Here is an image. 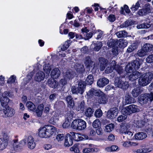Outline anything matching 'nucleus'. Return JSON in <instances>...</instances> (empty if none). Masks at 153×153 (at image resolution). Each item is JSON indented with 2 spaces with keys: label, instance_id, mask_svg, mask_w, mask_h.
Returning <instances> with one entry per match:
<instances>
[{
  "label": "nucleus",
  "instance_id": "obj_52",
  "mask_svg": "<svg viewBox=\"0 0 153 153\" xmlns=\"http://www.w3.org/2000/svg\"><path fill=\"white\" fill-rule=\"evenodd\" d=\"M132 23V22L131 20H128L126 21L122 24L120 26L121 27H127L129 25H131Z\"/></svg>",
  "mask_w": 153,
  "mask_h": 153
},
{
  "label": "nucleus",
  "instance_id": "obj_50",
  "mask_svg": "<svg viewBox=\"0 0 153 153\" xmlns=\"http://www.w3.org/2000/svg\"><path fill=\"white\" fill-rule=\"evenodd\" d=\"M114 127L113 124H110L106 125L105 127V131L107 132H110L112 131Z\"/></svg>",
  "mask_w": 153,
  "mask_h": 153
},
{
  "label": "nucleus",
  "instance_id": "obj_2",
  "mask_svg": "<svg viewBox=\"0 0 153 153\" xmlns=\"http://www.w3.org/2000/svg\"><path fill=\"white\" fill-rule=\"evenodd\" d=\"M140 63L139 59H136L131 63H128L126 66L125 71L127 73H131L134 70L140 68Z\"/></svg>",
  "mask_w": 153,
  "mask_h": 153
},
{
  "label": "nucleus",
  "instance_id": "obj_26",
  "mask_svg": "<svg viewBox=\"0 0 153 153\" xmlns=\"http://www.w3.org/2000/svg\"><path fill=\"white\" fill-rule=\"evenodd\" d=\"M66 101L68 103V106L70 108H73L74 105V103L72 97L69 95L66 97Z\"/></svg>",
  "mask_w": 153,
  "mask_h": 153
},
{
  "label": "nucleus",
  "instance_id": "obj_22",
  "mask_svg": "<svg viewBox=\"0 0 153 153\" xmlns=\"http://www.w3.org/2000/svg\"><path fill=\"white\" fill-rule=\"evenodd\" d=\"M108 102V98L107 96L104 93L100 95L98 98V102L100 104H104Z\"/></svg>",
  "mask_w": 153,
  "mask_h": 153
},
{
  "label": "nucleus",
  "instance_id": "obj_12",
  "mask_svg": "<svg viewBox=\"0 0 153 153\" xmlns=\"http://www.w3.org/2000/svg\"><path fill=\"white\" fill-rule=\"evenodd\" d=\"M84 64L87 67L90 68H94L95 66L94 62L91 61V58L89 56H87L85 58Z\"/></svg>",
  "mask_w": 153,
  "mask_h": 153
},
{
  "label": "nucleus",
  "instance_id": "obj_1",
  "mask_svg": "<svg viewBox=\"0 0 153 153\" xmlns=\"http://www.w3.org/2000/svg\"><path fill=\"white\" fill-rule=\"evenodd\" d=\"M138 83L139 85L144 86L149 84L153 78V73L149 72L144 74L139 77Z\"/></svg>",
  "mask_w": 153,
  "mask_h": 153
},
{
  "label": "nucleus",
  "instance_id": "obj_53",
  "mask_svg": "<svg viewBox=\"0 0 153 153\" xmlns=\"http://www.w3.org/2000/svg\"><path fill=\"white\" fill-rule=\"evenodd\" d=\"M118 149V147L115 145L112 146L111 147H108L105 148V149L107 151H116Z\"/></svg>",
  "mask_w": 153,
  "mask_h": 153
},
{
  "label": "nucleus",
  "instance_id": "obj_18",
  "mask_svg": "<svg viewBox=\"0 0 153 153\" xmlns=\"http://www.w3.org/2000/svg\"><path fill=\"white\" fill-rule=\"evenodd\" d=\"M60 74V72L59 69L57 68H56L51 71V75L52 78L56 79L59 76Z\"/></svg>",
  "mask_w": 153,
  "mask_h": 153
},
{
  "label": "nucleus",
  "instance_id": "obj_42",
  "mask_svg": "<svg viewBox=\"0 0 153 153\" xmlns=\"http://www.w3.org/2000/svg\"><path fill=\"white\" fill-rule=\"evenodd\" d=\"M116 34L119 38L124 37L126 36L127 33L125 30H123L116 33Z\"/></svg>",
  "mask_w": 153,
  "mask_h": 153
},
{
  "label": "nucleus",
  "instance_id": "obj_35",
  "mask_svg": "<svg viewBox=\"0 0 153 153\" xmlns=\"http://www.w3.org/2000/svg\"><path fill=\"white\" fill-rule=\"evenodd\" d=\"M59 117L57 114L53 115L49 120V122L52 124L57 122L59 120Z\"/></svg>",
  "mask_w": 153,
  "mask_h": 153
},
{
  "label": "nucleus",
  "instance_id": "obj_27",
  "mask_svg": "<svg viewBox=\"0 0 153 153\" xmlns=\"http://www.w3.org/2000/svg\"><path fill=\"white\" fill-rule=\"evenodd\" d=\"M135 138L137 140H143L147 137V135L146 133L143 132H140L135 135Z\"/></svg>",
  "mask_w": 153,
  "mask_h": 153
},
{
  "label": "nucleus",
  "instance_id": "obj_63",
  "mask_svg": "<svg viewBox=\"0 0 153 153\" xmlns=\"http://www.w3.org/2000/svg\"><path fill=\"white\" fill-rule=\"evenodd\" d=\"M140 6V4L138 1H137L135 5H133L131 8L132 11H135L137 10Z\"/></svg>",
  "mask_w": 153,
  "mask_h": 153
},
{
  "label": "nucleus",
  "instance_id": "obj_57",
  "mask_svg": "<svg viewBox=\"0 0 153 153\" xmlns=\"http://www.w3.org/2000/svg\"><path fill=\"white\" fill-rule=\"evenodd\" d=\"M71 134L72 135H74L76 138L77 137H78L77 139L76 140H83V138H82V134L78 133H75L74 132H71Z\"/></svg>",
  "mask_w": 153,
  "mask_h": 153
},
{
  "label": "nucleus",
  "instance_id": "obj_60",
  "mask_svg": "<svg viewBox=\"0 0 153 153\" xmlns=\"http://www.w3.org/2000/svg\"><path fill=\"white\" fill-rule=\"evenodd\" d=\"M94 33H93L90 32L89 33H85V34L84 35V39L85 40H88L90 39Z\"/></svg>",
  "mask_w": 153,
  "mask_h": 153
},
{
  "label": "nucleus",
  "instance_id": "obj_39",
  "mask_svg": "<svg viewBox=\"0 0 153 153\" xmlns=\"http://www.w3.org/2000/svg\"><path fill=\"white\" fill-rule=\"evenodd\" d=\"M114 69L115 71L120 76L123 72V70L122 66L117 65L114 67Z\"/></svg>",
  "mask_w": 153,
  "mask_h": 153
},
{
  "label": "nucleus",
  "instance_id": "obj_51",
  "mask_svg": "<svg viewBox=\"0 0 153 153\" xmlns=\"http://www.w3.org/2000/svg\"><path fill=\"white\" fill-rule=\"evenodd\" d=\"M25 140V143L26 142L27 143H33L35 142L34 138L31 136H28L26 137L24 139Z\"/></svg>",
  "mask_w": 153,
  "mask_h": 153
},
{
  "label": "nucleus",
  "instance_id": "obj_9",
  "mask_svg": "<svg viewBox=\"0 0 153 153\" xmlns=\"http://www.w3.org/2000/svg\"><path fill=\"white\" fill-rule=\"evenodd\" d=\"M46 131V137H50L55 131L56 128L51 125H49L45 126Z\"/></svg>",
  "mask_w": 153,
  "mask_h": 153
},
{
  "label": "nucleus",
  "instance_id": "obj_44",
  "mask_svg": "<svg viewBox=\"0 0 153 153\" xmlns=\"http://www.w3.org/2000/svg\"><path fill=\"white\" fill-rule=\"evenodd\" d=\"M51 69V66L49 64H45L44 66L43 69L44 71L46 74H50Z\"/></svg>",
  "mask_w": 153,
  "mask_h": 153
},
{
  "label": "nucleus",
  "instance_id": "obj_13",
  "mask_svg": "<svg viewBox=\"0 0 153 153\" xmlns=\"http://www.w3.org/2000/svg\"><path fill=\"white\" fill-rule=\"evenodd\" d=\"M45 77V75L44 72L40 71L36 74L34 78L35 81L39 82L43 80Z\"/></svg>",
  "mask_w": 153,
  "mask_h": 153
},
{
  "label": "nucleus",
  "instance_id": "obj_32",
  "mask_svg": "<svg viewBox=\"0 0 153 153\" xmlns=\"http://www.w3.org/2000/svg\"><path fill=\"white\" fill-rule=\"evenodd\" d=\"M94 81V78L93 75L89 74L86 77L85 82L87 84L91 85L93 83Z\"/></svg>",
  "mask_w": 153,
  "mask_h": 153
},
{
  "label": "nucleus",
  "instance_id": "obj_34",
  "mask_svg": "<svg viewBox=\"0 0 153 153\" xmlns=\"http://www.w3.org/2000/svg\"><path fill=\"white\" fill-rule=\"evenodd\" d=\"M151 150L152 149L150 148H141L140 149H137L136 151L135 150L133 152H136L137 153H146L151 152Z\"/></svg>",
  "mask_w": 153,
  "mask_h": 153
},
{
  "label": "nucleus",
  "instance_id": "obj_25",
  "mask_svg": "<svg viewBox=\"0 0 153 153\" xmlns=\"http://www.w3.org/2000/svg\"><path fill=\"white\" fill-rule=\"evenodd\" d=\"M44 108L43 104H41L39 105L37 107L36 110V116L38 117H40L42 114Z\"/></svg>",
  "mask_w": 153,
  "mask_h": 153
},
{
  "label": "nucleus",
  "instance_id": "obj_41",
  "mask_svg": "<svg viewBox=\"0 0 153 153\" xmlns=\"http://www.w3.org/2000/svg\"><path fill=\"white\" fill-rule=\"evenodd\" d=\"M94 111V110L90 108H88L85 112V115L88 117H91L93 114Z\"/></svg>",
  "mask_w": 153,
  "mask_h": 153
},
{
  "label": "nucleus",
  "instance_id": "obj_17",
  "mask_svg": "<svg viewBox=\"0 0 153 153\" xmlns=\"http://www.w3.org/2000/svg\"><path fill=\"white\" fill-rule=\"evenodd\" d=\"M64 76L65 78L66 79H71L74 77L75 76V73L71 70H69L64 73Z\"/></svg>",
  "mask_w": 153,
  "mask_h": 153
},
{
  "label": "nucleus",
  "instance_id": "obj_23",
  "mask_svg": "<svg viewBox=\"0 0 153 153\" xmlns=\"http://www.w3.org/2000/svg\"><path fill=\"white\" fill-rule=\"evenodd\" d=\"M93 50L96 51H98L101 48L102 46V42H101L97 41L96 43H94L92 45Z\"/></svg>",
  "mask_w": 153,
  "mask_h": 153
},
{
  "label": "nucleus",
  "instance_id": "obj_46",
  "mask_svg": "<svg viewBox=\"0 0 153 153\" xmlns=\"http://www.w3.org/2000/svg\"><path fill=\"white\" fill-rule=\"evenodd\" d=\"M144 122L142 120H137L135 121V124L136 127L140 128L143 127L144 124Z\"/></svg>",
  "mask_w": 153,
  "mask_h": 153
},
{
  "label": "nucleus",
  "instance_id": "obj_11",
  "mask_svg": "<svg viewBox=\"0 0 153 153\" xmlns=\"http://www.w3.org/2000/svg\"><path fill=\"white\" fill-rule=\"evenodd\" d=\"M102 92L100 90L95 89L93 88H92L88 92L87 95L89 96V97H91L93 95H95L96 96H98L99 97L101 94H103Z\"/></svg>",
  "mask_w": 153,
  "mask_h": 153
},
{
  "label": "nucleus",
  "instance_id": "obj_20",
  "mask_svg": "<svg viewBox=\"0 0 153 153\" xmlns=\"http://www.w3.org/2000/svg\"><path fill=\"white\" fill-rule=\"evenodd\" d=\"M87 83L85 82L80 81L78 83V87L79 90L80 94H82L84 91V89L86 86Z\"/></svg>",
  "mask_w": 153,
  "mask_h": 153
},
{
  "label": "nucleus",
  "instance_id": "obj_6",
  "mask_svg": "<svg viewBox=\"0 0 153 153\" xmlns=\"http://www.w3.org/2000/svg\"><path fill=\"white\" fill-rule=\"evenodd\" d=\"M9 137L6 134H4L2 138H0V150L5 149L8 145Z\"/></svg>",
  "mask_w": 153,
  "mask_h": 153
},
{
  "label": "nucleus",
  "instance_id": "obj_64",
  "mask_svg": "<svg viewBox=\"0 0 153 153\" xmlns=\"http://www.w3.org/2000/svg\"><path fill=\"white\" fill-rule=\"evenodd\" d=\"M146 62L151 63L153 62V54L149 55L146 59Z\"/></svg>",
  "mask_w": 153,
  "mask_h": 153
},
{
  "label": "nucleus",
  "instance_id": "obj_49",
  "mask_svg": "<svg viewBox=\"0 0 153 153\" xmlns=\"http://www.w3.org/2000/svg\"><path fill=\"white\" fill-rule=\"evenodd\" d=\"M65 134H58L56 137V139L59 142H61L65 139Z\"/></svg>",
  "mask_w": 153,
  "mask_h": 153
},
{
  "label": "nucleus",
  "instance_id": "obj_16",
  "mask_svg": "<svg viewBox=\"0 0 153 153\" xmlns=\"http://www.w3.org/2000/svg\"><path fill=\"white\" fill-rule=\"evenodd\" d=\"M144 89L141 87H139L133 89L131 92L132 96L134 97H137L143 91Z\"/></svg>",
  "mask_w": 153,
  "mask_h": 153
},
{
  "label": "nucleus",
  "instance_id": "obj_19",
  "mask_svg": "<svg viewBox=\"0 0 153 153\" xmlns=\"http://www.w3.org/2000/svg\"><path fill=\"white\" fill-rule=\"evenodd\" d=\"M125 100V103L126 104L134 103L135 101L134 99L131 97V95L128 92L126 93Z\"/></svg>",
  "mask_w": 153,
  "mask_h": 153
},
{
  "label": "nucleus",
  "instance_id": "obj_10",
  "mask_svg": "<svg viewBox=\"0 0 153 153\" xmlns=\"http://www.w3.org/2000/svg\"><path fill=\"white\" fill-rule=\"evenodd\" d=\"M72 135L69 134H66L64 142V146L65 147H69L72 145L73 140Z\"/></svg>",
  "mask_w": 153,
  "mask_h": 153
},
{
  "label": "nucleus",
  "instance_id": "obj_43",
  "mask_svg": "<svg viewBox=\"0 0 153 153\" xmlns=\"http://www.w3.org/2000/svg\"><path fill=\"white\" fill-rule=\"evenodd\" d=\"M119 45L120 47L124 48L128 44V42L126 40L123 39H120L119 41Z\"/></svg>",
  "mask_w": 153,
  "mask_h": 153
},
{
  "label": "nucleus",
  "instance_id": "obj_21",
  "mask_svg": "<svg viewBox=\"0 0 153 153\" xmlns=\"http://www.w3.org/2000/svg\"><path fill=\"white\" fill-rule=\"evenodd\" d=\"M25 144V141L24 139L20 141L19 143L13 144V147L15 149L18 150L22 148Z\"/></svg>",
  "mask_w": 153,
  "mask_h": 153
},
{
  "label": "nucleus",
  "instance_id": "obj_56",
  "mask_svg": "<svg viewBox=\"0 0 153 153\" xmlns=\"http://www.w3.org/2000/svg\"><path fill=\"white\" fill-rule=\"evenodd\" d=\"M85 108V102L83 101H82L79 105L77 109L83 111Z\"/></svg>",
  "mask_w": 153,
  "mask_h": 153
},
{
  "label": "nucleus",
  "instance_id": "obj_37",
  "mask_svg": "<svg viewBox=\"0 0 153 153\" xmlns=\"http://www.w3.org/2000/svg\"><path fill=\"white\" fill-rule=\"evenodd\" d=\"M115 79L114 84L116 87L120 88L122 85H120L121 84V80L120 79V77L116 75Z\"/></svg>",
  "mask_w": 153,
  "mask_h": 153
},
{
  "label": "nucleus",
  "instance_id": "obj_47",
  "mask_svg": "<svg viewBox=\"0 0 153 153\" xmlns=\"http://www.w3.org/2000/svg\"><path fill=\"white\" fill-rule=\"evenodd\" d=\"M129 130L128 129L126 125H122L120 126V132L123 134H125L127 131Z\"/></svg>",
  "mask_w": 153,
  "mask_h": 153
},
{
  "label": "nucleus",
  "instance_id": "obj_40",
  "mask_svg": "<svg viewBox=\"0 0 153 153\" xmlns=\"http://www.w3.org/2000/svg\"><path fill=\"white\" fill-rule=\"evenodd\" d=\"M151 26V25L148 23H143L138 24L137 27L138 29L148 28Z\"/></svg>",
  "mask_w": 153,
  "mask_h": 153
},
{
  "label": "nucleus",
  "instance_id": "obj_45",
  "mask_svg": "<svg viewBox=\"0 0 153 153\" xmlns=\"http://www.w3.org/2000/svg\"><path fill=\"white\" fill-rule=\"evenodd\" d=\"M101 122L99 119H97L93 122L92 126L94 128H98L101 127Z\"/></svg>",
  "mask_w": 153,
  "mask_h": 153
},
{
  "label": "nucleus",
  "instance_id": "obj_28",
  "mask_svg": "<svg viewBox=\"0 0 153 153\" xmlns=\"http://www.w3.org/2000/svg\"><path fill=\"white\" fill-rule=\"evenodd\" d=\"M49 86L53 88H56L58 85V82L54 79H49L48 81Z\"/></svg>",
  "mask_w": 153,
  "mask_h": 153
},
{
  "label": "nucleus",
  "instance_id": "obj_48",
  "mask_svg": "<svg viewBox=\"0 0 153 153\" xmlns=\"http://www.w3.org/2000/svg\"><path fill=\"white\" fill-rule=\"evenodd\" d=\"M137 55L139 56L143 57L147 55V53L144 50V49L142 47L141 49L138 51Z\"/></svg>",
  "mask_w": 153,
  "mask_h": 153
},
{
  "label": "nucleus",
  "instance_id": "obj_31",
  "mask_svg": "<svg viewBox=\"0 0 153 153\" xmlns=\"http://www.w3.org/2000/svg\"><path fill=\"white\" fill-rule=\"evenodd\" d=\"M93 33L94 34H97V37H96V39L98 40L101 38L103 36V32L100 30H93Z\"/></svg>",
  "mask_w": 153,
  "mask_h": 153
},
{
  "label": "nucleus",
  "instance_id": "obj_55",
  "mask_svg": "<svg viewBox=\"0 0 153 153\" xmlns=\"http://www.w3.org/2000/svg\"><path fill=\"white\" fill-rule=\"evenodd\" d=\"M99 61L100 64L105 65H107L108 62V60L107 59L102 57H100L99 58Z\"/></svg>",
  "mask_w": 153,
  "mask_h": 153
},
{
  "label": "nucleus",
  "instance_id": "obj_29",
  "mask_svg": "<svg viewBox=\"0 0 153 153\" xmlns=\"http://www.w3.org/2000/svg\"><path fill=\"white\" fill-rule=\"evenodd\" d=\"M143 47L147 53L153 50V45L150 44L146 43L143 45Z\"/></svg>",
  "mask_w": 153,
  "mask_h": 153
},
{
  "label": "nucleus",
  "instance_id": "obj_14",
  "mask_svg": "<svg viewBox=\"0 0 153 153\" xmlns=\"http://www.w3.org/2000/svg\"><path fill=\"white\" fill-rule=\"evenodd\" d=\"M141 74V73L136 71L133 72L128 76V79L130 81H134L138 79Z\"/></svg>",
  "mask_w": 153,
  "mask_h": 153
},
{
  "label": "nucleus",
  "instance_id": "obj_5",
  "mask_svg": "<svg viewBox=\"0 0 153 153\" xmlns=\"http://www.w3.org/2000/svg\"><path fill=\"white\" fill-rule=\"evenodd\" d=\"M139 111L140 109L138 106L132 104L123 108L122 110V112L123 114L129 115Z\"/></svg>",
  "mask_w": 153,
  "mask_h": 153
},
{
  "label": "nucleus",
  "instance_id": "obj_4",
  "mask_svg": "<svg viewBox=\"0 0 153 153\" xmlns=\"http://www.w3.org/2000/svg\"><path fill=\"white\" fill-rule=\"evenodd\" d=\"M72 127L73 128L81 130L84 129L86 127V122L81 119H76L72 123Z\"/></svg>",
  "mask_w": 153,
  "mask_h": 153
},
{
  "label": "nucleus",
  "instance_id": "obj_3",
  "mask_svg": "<svg viewBox=\"0 0 153 153\" xmlns=\"http://www.w3.org/2000/svg\"><path fill=\"white\" fill-rule=\"evenodd\" d=\"M139 103L141 105L147 104L149 101L151 102L153 100V93L141 94L138 98Z\"/></svg>",
  "mask_w": 153,
  "mask_h": 153
},
{
  "label": "nucleus",
  "instance_id": "obj_33",
  "mask_svg": "<svg viewBox=\"0 0 153 153\" xmlns=\"http://www.w3.org/2000/svg\"><path fill=\"white\" fill-rule=\"evenodd\" d=\"M46 131L45 126L44 127H41L39 129V136L42 137L47 138V135L46 134Z\"/></svg>",
  "mask_w": 153,
  "mask_h": 153
},
{
  "label": "nucleus",
  "instance_id": "obj_7",
  "mask_svg": "<svg viewBox=\"0 0 153 153\" xmlns=\"http://www.w3.org/2000/svg\"><path fill=\"white\" fill-rule=\"evenodd\" d=\"M3 111L5 116L8 117H13L15 113V110L8 105H6V107H4Z\"/></svg>",
  "mask_w": 153,
  "mask_h": 153
},
{
  "label": "nucleus",
  "instance_id": "obj_62",
  "mask_svg": "<svg viewBox=\"0 0 153 153\" xmlns=\"http://www.w3.org/2000/svg\"><path fill=\"white\" fill-rule=\"evenodd\" d=\"M94 151V149L90 148H84L82 151V152L84 153H88Z\"/></svg>",
  "mask_w": 153,
  "mask_h": 153
},
{
  "label": "nucleus",
  "instance_id": "obj_15",
  "mask_svg": "<svg viewBox=\"0 0 153 153\" xmlns=\"http://www.w3.org/2000/svg\"><path fill=\"white\" fill-rule=\"evenodd\" d=\"M109 82V80L105 77L100 78L97 82V86L100 87H103L107 85Z\"/></svg>",
  "mask_w": 153,
  "mask_h": 153
},
{
  "label": "nucleus",
  "instance_id": "obj_36",
  "mask_svg": "<svg viewBox=\"0 0 153 153\" xmlns=\"http://www.w3.org/2000/svg\"><path fill=\"white\" fill-rule=\"evenodd\" d=\"M26 105L28 109L32 111H34L36 109L35 105L31 101L27 102Z\"/></svg>",
  "mask_w": 153,
  "mask_h": 153
},
{
  "label": "nucleus",
  "instance_id": "obj_61",
  "mask_svg": "<svg viewBox=\"0 0 153 153\" xmlns=\"http://www.w3.org/2000/svg\"><path fill=\"white\" fill-rule=\"evenodd\" d=\"M116 43L115 40L113 39H111L108 41L107 42V45L110 47H113Z\"/></svg>",
  "mask_w": 153,
  "mask_h": 153
},
{
  "label": "nucleus",
  "instance_id": "obj_38",
  "mask_svg": "<svg viewBox=\"0 0 153 153\" xmlns=\"http://www.w3.org/2000/svg\"><path fill=\"white\" fill-rule=\"evenodd\" d=\"M1 105L3 107V108L6 107L7 105L8 102H9L10 100L7 97H5L4 96L2 99L0 100Z\"/></svg>",
  "mask_w": 153,
  "mask_h": 153
},
{
  "label": "nucleus",
  "instance_id": "obj_24",
  "mask_svg": "<svg viewBox=\"0 0 153 153\" xmlns=\"http://www.w3.org/2000/svg\"><path fill=\"white\" fill-rule=\"evenodd\" d=\"M75 68L78 73H82L85 71L83 65L76 63L75 65Z\"/></svg>",
  "mask_w": 153,
  "mask_h": 153
},
{
  "label": "nucleus",
  "instance_id": "obj_54",
  "mask_svg": "<svg viewBox=\"0 0 153 153\" xmlns=\"http://www.w3.org/2000/svg\"><path fill=\"white\" fill-rule=\"evenodd\" d=\"M16 79V76L14 75L11 76L7 81V83H13L15 82Z\"/></svg>",
  "mask_w": 153,
  "mask_h": 153
},
{
  "label": "nucleus",
  "instance_id": "obj_59",
  "mask_svg": "<svg viewBox=\"0 0 153 153\" xmlns=\"http://www.w3.org/2000/svg\"><path fill=\"white\" fill-rule=\"evenodd\" d=\"M123 115H120L117 117V120L118 122H121L126 119L127 116H126V115L123 113Z\"/></svg>",
  "mask_w": 153,
  "mask_h": 153
},
{
  "label": "nucleus",
  "instance_id": "obj_58",
  "mask_svg": "<svg viewBox=\"0 0 153 153\" xmlns=\"http://www.w3.org/2000/svg\"><path fill=\"white\" fill-rule=\"evenodd\" d=\"M102 115V110L98 109L94 113V115L96 117H100Z\"/></svg>",
  "mask_w": 153,
  "mask_h": 153
},
{
  "label": "nucleus",
  "instance_id": "obj_30",
  "mask_svg": "<svg viewBox=\"0 0 153 153\" xmlns=\"http://www.w3.org/2000/svg\"><path fill=\"white\" fill-rule=\"evenodd\" d=\"M138 44L137 43H133L129 46L127 51L128 53H131L136 50L138 47Z\"/></svg>",
  "mask_w": 153,
  "mask_h": 153
},
{
  "label": "nucleus",
  "instance_id": "obj_8",
  "mask_svg": "<svg viewBox=\"0 0 153 153\" xmlns=\"http://www.w3.org/2000/svg\"><path fill=\"white\" fill-rule=\"evenodd\" d=\"M118 112V109L115 107L110 109L107 113V116L110 119H113L116 117Z\"/></svg>",
  "mask_w": 153,
  "mask_h": 153
}]
</instances>
